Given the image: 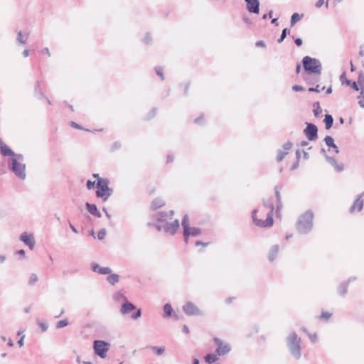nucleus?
Segmentation results:
<instances>
[{
  "label": "nucleus",
  "mask_w": 364,
  "mask_h": 364,
  "mask_svg": "<svg viewBox=\"0 0 364 364\" xmlns=\"http://www.w3.org/2000/svg\"><path fill=\"white\" fill-rule=\"evenodd\" d=\"M358 105L364 108V91H361L360 95L358 97Z\"/></svg>",
  "instance_id": "nucleus-33"
},
{
  "label": "nucleus",
  "mask_w": 364,
  "mask_h": 364,
  "mask_svg": "<svg viewBox=\"0 0 364 364\" xmlns=\"http://www.w3.org/2000/svg\"><path fill=\"white\" fill-rule=\"evenodd\" d=\"M293 90L298 92V91H302L304 90L303 87L300 85H294L292 87Z\"/></svg>",
  "instance_id": "nucleus-45"
},
{
  "label": "nucleus",
  "mask_w": 364,
  "mask_h": 364,
  "mask_svg": "<svg viewBox=\"0 0 364 364\" xmlns=\"http://www.w3.org/2000/svg\"><path fill=\"white\" fill-rule=\"evenodd\" d=\"M38 323L39 326L41 327L42 331H46L47 330L48 326L45 323L38 321Z\"/></svg>",
  "instance_id": "nucleus-42"
},
{
  "label": "nucleus",
  "mask_w": 364,
  "mask_h": 364,
  "mask_svg": "<svg viewBox=\"0 0 364 364\" xmlns=\"http://www.w3.org/2000/svg\"><path fill=\"white\" fill-rule=\"evenodd\" d=\"M300 342L301 340L295 333H291L288 338V346L294 356L296 358H300Z\"/></svg>",
  "instance_id": "nucleus-6"
},
{
  "label": "nucleus",
  "mask_w": 364,
  "mask_h": 364,
  "mask_svg": "<svg viewBox=\"0 0 364 364\" xmlns=\"http://www.w3.org/2000/svg\"><path fill=\"white\" fill-rule=\"evenodd\" d=\"M287 28H284V29L282 31V35H281L280 38L278 39V42H279V43H281V42H282V41H283V40L285 38L286 35H287Z\"/></svg>",
  "instance_id": "nucleus-41"
},
{
  "label": "nucleus",
  "mask_w": 364,
  "mask_h": 364,
  "mask_svg": "<svg viewBox=\"0 0 364 364\" xmlns=\"http://www.w3.org/2000/svg\"><path fill=\"white\" fill-rule=\"evenodd\" d=\"M350 85H351L352 87H353L354 90H357V91H358V90H360V86H359V85L358 84V82H353L352 84L350 83Z\"/></svg>",
  "instance_id": "nucleus-46"
},
{
  "label": "nucleus",
  "mask_w": 364,
  "mask_h": 364,
  "mask_svg": "<svg viewBox=\"0 0 364 364\" xmlns=\"http://www.w3.org/2000/svg\"><path fill=\"white\" fill-rule=\"evenodd\" d=\"M86 206L87 208L88 211L97 217H101V214L97 208V206L95 204H90L89 203H86Z\"/></svg>",
  "instance_id": "nucleus-22"
},
{
  "label": "nucleus",
  "mask_w": 364,
  "mask_h": 364,
  "mask_svg": "<svg viewBox=\"0 0 364 364\" xmlns=\"http://www.w3.org/2000/svg\"><path fill=\"white\" fill-rule=\"evenodd\" d=\"M183 311L187 315H194L198 314V309L192 304V303H187L186 305L183 307Z\"/></svg>",
  "instance_id": "nucleus-17"
},
{
  "label": "nucleus",
  "mask_w": 364,
  "mask_h": 364,
  "mask_svg": "<svg viewBox=\"0 0 364 364\" xmlns=\"http://www.w3.org/2000/svg\"><path fill=\"white\" fill-rule=\"evenodd\" d=\"M70 227L71 228V230L75 232V233H77L78 231L77 230V229L70 223Z\"/></svg>",
  "instance_id": "nucleus-55"
},
{
  "label": "nucleus",
  "mask_w": 364,
  "mask_h": 364,
  "mask_svg": "<svg viewBox=\"0 0 364 364\" xmlns=\"http://www.w3.org/2000/svg\"><path fill=\"white\" fill-rule=\"evenodd\" d=\"M0 152L4 156H10L14 158V156L18 155L15 154L6 144H5L1 139H0Z\"/></svg>",
  "instance_id": "nucleus-13"
},
{
  "label": "nucleus",
  "mask_w": 364,
  "mask_h": 364,
  "mask_svg": "<svg viewBox=\"0 0 364 364\" xmlns=\"http://www.w3.org/2000/svg\"><path fill=\"white\" fill-rule=\"evenodd\" d=\"M302 62L304 68L308 73L314 74L318 76L321 75V63L318 59L305 56Z\"/></svg>",
  "instance_id": "nucleus-2"
},
{
  "label": "nucleus",
  "mask_w": 364,
  "mask_h": 364,
  "mask_svg": "<svg viewBox=\"0 0 364 364\" xmlns=\"http://www.w3.org/2000/svg\"><path fill=\"white\" fill-rule=\"evenodd\" d=\"M325 89V87H322L321 88H320V86L319 85H316L315 87H310L309 89V92H320L321 91Z\"/></svg>",
  "instance_id": "nucleus-36"
},
{
  "label": "nucleus",
  "mask_w": 364,
  "mask_h": 364,
  "mask_svg": "<svg viewBox=\"0 0 364 364\" xmlns=\"http://www.w3.org/2000/svg\"><path fill=\"white\" fill-rule=\"evenodd\" d=\"M277 18H273V19L272 20V23L276 24V26H277V25H278V23H277Z\"/></svg>",
  "instance_id": "nucleus-62"
},
{
  "label": "nucleus",
  "mask_w": 364,
  "mask_h": 364,
  "mask_svg": "<svg viewBox=\"0 0 364 364\" xmlns=\"http://www.w3.org/2000/svg\"><path fill=\"white\" fill-rule=\"evenodd\" d=\"M20 240L23 242L26 245H28L31 250L34 248L35 246V240L31 234H28L27 232H23L20 236Z\"/></svg>",
  "instance_id": "nucleus-11"
},
{
  "label": "nucleus",
  "mask_w": 364,
  "mask_h": 364,
  "mask_svg": "<svg viewBox=\"0 0 364 364\" xmlns=\"http://www.w3.org/2000/svg\"><path fill=\"white\" fill-rule=\"evenodd\" d=\"M358 84L360 86L361 91H364V76L360 75L358 80Z\"/></svg>",
  "instance_id": "nucleus-32"
},
{
  "label": "nucleus",
  "mask_w": 364,
  "mask_h": 364,
  "mask_svg": "<svg viewBox=\"0 0 364 364\" xmlns=\"http://www.w3.org/2000/svg\"><path fill=\"white\" fill-rule=\"evenodd\" d=\"M17 41L22 44L26 43V40L23 39L22 32L19 31L18 33Z\"/></svg>",
  "instance_id": "nucleus-40"
},
{
  "label": "nucleus",
  "mask_w": 364,
  "mask_h": 364,
  "mask_svg": "<svg viewBox=\"0 0 364 364\" xmlns=\"http://www.w3.org/2000/svg\"><path fill=\"white\" fill-rule=\"evenodd\" d=\"M173 215V212L172 210L168 213H160L159 214L157 220L160 224H164L166 223H169L172 219V216Z\"/></svg>",
  "instance_id": "nucleus-15"
},
{
  "label": "nucleus",
  "mask_w": 364,
  "mask_h": 364,
  "mask_svg": "<svg viewBox=\"0 0 364 364\" xmlns=\"http://www.w3.org/2000/svg\"><path fill=\"white\" fill-rule=\"evenodd\" d=\"M13 345H14L13 341L11 339H9L8 341V346L11 347V346H13Z\"/></svg>",
  "instance_id": "nucleus-58"
},
{
  "label": "nucleus",
  "mask_w": 364,
  "mask_h": 364,
  "mask_svg": "<svg viewBox=\"0 0 364 364\" xmlns=\"http://www.w3.org/2000/svg\"><path fill=\"white\" fill-rule=\"evenodd\" d=\"M71 124H72L73 127H76V128H80V126H78L76 123L72 122Z\"/></svg>",
  "instance_id": "nucleus-63"
},
{
  "label": "nucleus",
  "mask_w": 364,
  "mask_h": 364,
  "mask_svg": "<svg viewBox=\"0 0 364 364\" xmlns=\"http://www.w3.org/2000/svg\"><path fill=\"white\" fill-rule=\"evenodd\" d=\"M364 193L360 195L357 199L354 201L352 206L350 207V212L353 213L355 210L360 211L363 207V200L362 199Z\"/></svg>",
  "instance_id": "nucleus-16"
},
{
  "label": "nucleus",
  "mask_w": 364,
  "mask_h": 364,
  "mask_svg": "<svg viewBox=\"0 0 364 364\" xmlns=\"http://www.w3.org/2000/svg\"><path fill=\"white\" fill-rule=\"evenodd\" d=\"M218 359V356L215 354H208L205 357V360L208 364H212L213 363L217 361Z\"/></svg>",
  "instance_id": "nucleus-26"
},
{
  "label": "nucleus",
  "mask_w": 364,
  "mask_h": 364,
  "mask_svg": "<svg viewBox=\"0 0 364 364\" xmlns=\"http://www.w3.org/2000/svg\"><path fill=\"white\" fill-rule=\"evenodd\" d=\"M156 72L157 75L161 77V79H164L162 70L161 68H156Z\"/></svg>",
  "instance_id": "nucleus-48"
},
{
  "label": "nucleus",
  "mask_w": 364,
  "mask_h": 364,
  "mask_svg": "<svg viewBox=\"0 0 364 364\" xmlns=\"http://www.w3.org/2000/svg\"><path fill=\"white\" fill-rule=\"evenodd\" d=\"M313 214L306 212L298 222V230L301 233L308 232L312 228Z\"/></svg>",
  "instance_id": "nucleus-5"
},
{
  "label": "nucleus",
  "mask_w": 364,
  "mask_h": 364,
  "mask_svg": "<svg viewBox=\"0 0 364 364\" xmlns=\"http://www.w3.org/2000/svg\"><path fill=\"white\" fill-rule=\"evenodd\" d=\"M92 269L94 272L101 274H107L111 272V269L109 267H102L98 264H93Z\"/></svg>",
  "instance_id": "nucleus-20"
},
{
  "label": "nucleus",
  "mask_w": 364,
  "mask_h": 364,
  "mask_svg": "<svg viewBox=\"0 0 364 364\" xmlns=\"http://www.w3.org/2000/svg\"><path fill=\"white\" fill-rule=\"evenodd\" d=\"M324 122H325L326 128L327 129H330L332 127V124L333 122V117L331 114H326L325 119H324Z\"/></svg>",
  "instance_id": "nucleus-24"
},
{
  "label": "nucleus",
  "mask_w": 364,
  "mask_h": 364,
  "mask_svg": "<svg viewBox=\"0 0 364 364\" xmlns=\"http://www.w3.org/2000/svg\"><path fill=\"white\" fill-rule=\"evenodd\" d=\"M314 114L315 117H319L322 113V109L320 107L319 102H314Z\"/></svg>",
  "instance_id": "nucleus-25"
},
{
  "label": "nucleus",
  "mask_w": 364,
  "mask_h": 364,
  "mask_svg": "<svg viewBox=\"0 0 364 364\" xmlns=\"http://www.w3.org/2000/svg\"><path fill=\"white\" fill-rule=\"evenodd\" d=\"M164 313H165L166 316H169L171 315L172 307H171V304H165L164 306Z\"/></svg>",
  "instance_id": "nucleus-30"
},
{
  "label": "nucleus",
  "mask_w": 364,
  "mask_h": 364,
  "mask_svg": "<svg viewBox=\"0 0 364 364\" xmlns=\"http://www.w3.org/2000/svg\"><path fill=\"white\" fill-rule=\"evenodd\" d=\"M107 281L112 284H115L119 282V275L116 274H109L107 277Z\"/></svg>",
  "instance_id": "nucleus-27"
},
{
  "label": "nucleus",
  "mask_w": 364,
  "mask_h": 364,
  "mask_svg": "<svg viewBox=\"0 0 364 364\" xmlns=\"http://www.w3.org/2000/svg\"><path fill=\"white\" fill-rule=\"evenodd\" d=\"M9 165L12 171L20 179L24 180L26 178V164L23 163V157L21 154L10 158Z\"/></svg>",
  "instance_id": "nucleus-1"
},
{
  "label": "nucleus",
  "mask_w": 364,
  "mask_h": 364,
  "mask_svg": "<svg viewBox=\"0 0 364 364\" xmlns=\"http://www.w3.org/2000/svg\"><path fill=\"white\" fill-rule=\"evenodd\" d=\"M326 144L329 147L332 148L336 154H338L339 150L338 146L334 144L333 139L331 136H326L324 139Z\"/></svg>",
  "instance_id": "nucleus-19"
},
{
  "label": "nucleus",
  "mask_w": 364,
  "mask_h": 364,
  "mask_svg": "<svg viewBox=\"0 0 364 364\" xmlns=\"http://www.w3.org/2000/svg\"><path fill=\"white\" fill-rule=\"evenodd\" d=\"M134 309L135 306L132 303L126 301L122 306L121 313L122 314H127Z\"/></svg>",
  "instance_id": "nucleus-21"
},
{
  "label": "nucleus",
  "mask_w": 364,
  "mask_h": 364,
  "mask_svg": "<svg viewBox=\"0 0 364 364\" xmlns=\"http://www.w3.org/2000/svg\"><path fill=\"white\" fill-rule=\"evenodd\" d=\"M330 316H331V314L329 313H323L321 316V318H323L326 319L330 318Z\"/></svg>",
  "instance_id": "nucleus-49"
},
{
  "label": "nucleus",
  "mask_w": 364,
  "mask_h": 364,
  "mask_svg": "<svg viewBox=\"0 0 364 364\" xmlns=\"http://www.w3.org/2000/svg\"><path fill=\"white\" fill-rule=\"evenodd\" d=\"M105 235H106V231L105 229H102L98 233H97V237L98 239L100 240H102L105 237Z\"/></svg>",
  "instance_id": "nucleus-38"
},
{
  "label": "nucleus",
  "mask_w": 364,
  "mask_h": 364,
  "mask_svg": "<svg viewBox=\"0 0 364 364\" xmlns=\"http://www.w3.org/2000/svg\"><path fill=\"white\" fill-rule=\"evenodd\" d=\"M193 364H199V361L198 359H194Z\"/></svg>",
  "instance_id": "nucleus-64"
},
{
  "label": "nucleus",
  "mask_w": 364,
  "mask_h": 364,
  "mask_svg": "<svg viewBox=\"0 0 364 364\" xmlns=\"http://www.w3.org/2000/svg\"><path fill=\"white\" fill-rule=\"evenodd\" d=\"M257 46H264V43L262 41H257L256 43Z\"/></svg>",
  "instance_id": "nucleus-53"
},
{
  "label": "nucleus",
  "mask_w": 364,
  "mask_h": 364,
  "mask_svg": "<svg viewBox=\"0 0 364 364\" xmlns=\"http://www.w3.org/2000/svg\"><path fill=\"white\" fill-rule=\"evenodd\" d=\"M215 341L218 345L216 353L218 355H223L230 350V348L228 344H223L219 339L215 338Z\"/></svg>",
  "instance_id": "nucleus-12"
},
{
  "label": "nucleus",
  "mask_w": 364,
  "mask_h": 364,
  "mask_svg": "<svg viewBox=\"0 0 364 364\" xmlns=\"http://www.w3.org/2000/svg\"><path fill=\"white\" fill-rule=\"evenodd\" d=\"M23 55L25 58L28 57L29 55V50L28 49L24 50Z\"/></svg>",
  "instance_id": "nucleus-52"
},
{
  "label": "nucleus",
  "mask_w": 364,
  "mask_h": 364,
  "mask_svg": "<svg viewBox=\"0 0 364 364\" xmlns=\"http://www.w3.org/2000/svg\"><path fill=\"white\" fill-rule=\"evenodd\" d=\"M38 280V277L36 274H33L31 277H30V279H29V284H33L36 281Z\"/></svg>",
  "instance_id": "nucleus-39"
},
{
  "label": "nucleus",
  "mask_w": 364,
  "mask_h": 364,
  "mask_svg": "<svg viewBox=\"0 0 364 364\" xmlns=\"http://www.w3.org/2000/svg\"><path fill=\"white\" fill-rule=\"evenodd\" d=\"M103 211L105 213L107 218H110V215L108 213L107 210L105 208H103Z\"/></svg>",
  "instance_id": "nucleus-60"
},
{
  "label": "nucleus",
  "mask_w": 364,
  "mask_h": 364,
  "mask_svg": "<svg viewBox=\"0 0 364 364\" xmlns=\"http://www.w3.org/2000/svg\"><path fill=\"white\" fill-rule=\"evenodd\" d=\"M264 205L268 206V208H269V211L267 214V218L265 220L257 219L256 218L257 210H254L252 211V220H253L255 224L256 225H257L259 227H262V228L269 227V226L272 225V224H273V210H274L273 205L272 204H270V205L264 204Z\"/></svg>",
  "instance_id": "nucleus-4"
},
{
  "label": "nucleus",
  "mask_w": 364,
  "mask_h": 364,
  "mask_svg": "<svg viewBox=\"0 0 364 364\" xmlns=\"http://www.w3.org/2000/svg\"><path fill=\"white\" fill-rule=\"evenodd\" d=\"M183 332H184V333H188L189 332L188 328V326H186V325L183 326Z\"/></svg>",
  "instance_id": "nucleus-56"
},
{
  "label": "nucleus",
  "mask_w": 364,
  "mask_h": 364,
  "mask_svg": "<svg viewBox=\"0 0 364 364\" xmlns=\"http://www.w3.org/2000/svg\"><path fill=\"white\" fill-rule=\"evenodd\" d=\"M309 338L311 340V341L315 342L316 340V334L310 335Z\"/></svg>",
  "instance_id": "nucleus-51"
},
{
  "label": "nucleus",
  "mask_w": 364,
  "mask_h": 364,
  "mask_svg": "<svg viewBox=\"0 0 364 364\" xmlns=\"http://www.w3.org/2000/svg\"><path fill=\"white\" fill-rule=\"evenodd\" d=\"M341 81L343 84H346L347 85H350V81L347 80L346 77V73H343L340 77Z\"/></svg>",
  "instance_id": "nucleus-35"
},
{
  "label": "nucleus",
  "mask_w": 364,
  "mask_h": 364,
  "mask_svg": "<svg viewBox=\"0 0 364 364\" xmlns=\"http://www.w3.org/2000/svg\"><path fill=\"white\" fill-rule=\"evenodd\" d=\"M95 181H87V187L88 189H92L95 186Z\"/></svg>",
  "instance_id": "nucleus-44"
},
{
  "label": "nucleus",
  "mask_w": 364,
  "mask_h": 364,
  "mask_svg": "<svg viewBox=\"0 0 364 364\" xmlns=\"http://www.w3.org/2000/svg\"><path fill=\"white\" fill-rule=\"evenodd\" d=\"M317 132L318 129L316 126L310 123H307V126L304 129V133L309 140L314 141L317 139Z\"/></svg>",
  "instance_id": "nucleus-10"
},
{
  "label": "nucleus",
  "mask_w": 364,
  "mask_h": 364,
  "mask_svg": "<svg viewBox=\"0 0 364 364\" xmlns=\"http://www.w3.org/2000/svg\"><path fill=\"white\" fill-rule=\"evenodd\" d=\"M97 196L106 201L112 193V190L108 187V181L105 178H99L97 182Z\"/></svg>",
  "instance_id": "nucleus-3"
},
{
  "label": "nucleus",
  "mask_w": 364,
  "mask_h": 364,
  "mask_svg": "<svg viewBox=\"0 0 364 364\" xmlns=\"http://www.w3.org/2000/svg\"><path fill=\"white\" fill-rule=\"evenodd\" d=\"M109 346V343L106 341L101 340L95 341L93 343L95 353L101 358H105Z\"/></svg>",
  "instance_id": "nucleus-7"
},
{
  "label": "nucleus",
  "mask_w": 364,
  "mask_h": 364,
  "mask_svg": "<svg viewBox=\"0 0 364 364\" xmlns=\"http://www.w3.org/2000/svg\"><path fill=\"white\" fill-rule=\"evenodd\" d=\"M41 53H46V54H48V55H50V53H49L48 48H44V49L41 51Z\"/></svg>",
  "instance_id": "nucleus-57"
},
{
  "label": "nucleus",
  "mask_w": 364,
  "mask_h": 364,
  "mask_svg": "<svg viewBox=\"0 0 364 364\" xmlns=\"http://www.w3.org/2000/svg\"><path fill=\"white\" fill-rule=\"evenodd\" d=\"M152 348L159 355H162L164 352V348L162 347L154 346Z\"/></svg>",
  "instance_id": "nucleus-37"
},
{
  "label": "nucleus",
  "mask_w": 364,
  "mask_h": 364,
  "mask_svg": "<svg viewBox=\"0 0 364 364\" xmlns=\"http://www.w3.org/2000/svg\"><path fill=\"white\" fill-rule=\"evenodd\" d=\"M295 43L298 46H301L302 44V40L301 38H296L295 40Z\"/></svg>",
  "instance_id": "nucleus-50"
},
{
  "label": "nucleus",
  "mask_w": 364,
  "mask_h": 364,
  "mask_svg": "<svg viewBox=\"0 0 364 364\" xmlns=\"http://www.w3.org/2000/svg\"><path fill=\"white\" fill-rule=\"evenodd\" d=\"M18 343L20 346H23V337H21L18 341Z\"/></svg>",
  "instance_id": "nucleus-54"
},
{
  "label": "nucleus",
  "mask_w": 364,
  "mask_h": 364,
  "mask_svg": "<svg viewBox=\"0 0 364 364\" xmlns=\"http://www.w3.org/2000/svg\"><path fill=\"white\" fill-rule=\"evenodd\" d=\"M278 250H279V248H278V246H277V245H276V246H274V247L272 248V251H271V252H270V254H269V260L272 261V260L274 259V257H275L276 255H277V252H278Z\"/></svg>",
  "instance_id": "nucleus-29"
},
{
  "label": "nucleus",
  "mask_w": 364,
  "mask_h": 364,
  "mask_svg": "<svg viewBox=\"0 0 364 364\" xmlns=\"http://www.w3.org/2000/svg\"><path fill=\"white\" fill-rule=\"evenodd\" d=\"M182 225L184 229V237L186 242H188V237L191 236H196L200 234V230L198 228H191L188 224V218L185 215L182 220Z\"/></svg>",
  "instance_id": "nucleus-8"
},
{
  "label": "nucleus",
  "mask_w": 364,
  "mask_h": 364,
  "mask_svg": "<svg viewBox=\"0 0 364 364\" xmlns=\"http://www.w3.org/2000/svg\"><path fill=\"white\" fill-rule=\"evenodd\" d=\"M331 92H332L331 87H328L327 90H326V93L327 94H331Z\"/></svg>",
  "instance_id": "nucleus-59"
},
{
  "label": "nucleus",
  "mask_w": 364,
  "mask_h": 364,
  "mask_svg": "<svg viewBox=\"0 0 364 364\" xmlns=\"http://www.w3.org/2000/svg\"><path fill=\"white\" fill-rule=\"evenodd\" d=\"M164 204V201L161 199H156L152 201L151 207L153 209H157L161 206H163Z\"/></svg>",
  "instance_id": "nucleus-28"
},
{
  "label": "nucleus",
  "mask_w": 364,
  "mask_h": 364,
  "mask_svg": "<svg viewBox=\"0 0 364 364\" xmlns=\"http://www.w3.org/2000/svg\"><path fill=\"white\" fill-rule=\"evenodd\" d=\"M68 324V322L67 320H61L57 323L56 327L58 328H61L66 326Z\"/></svg>",
  "instance_id": "nucleus-34"
},
{
  "label": "nucleus",
  "mask_w": 364,
  "mask_h": 364,
  "mask_svg": "<svg viewBox=\"0 0 364 364\" xmlns=\"http://www.w3.org/2000/svg\"><path fill=\"white\" fill-rule=\"evenodd\" d=\"M179 228V221L175 220L171 223H166L164 224H159L157 225L158 230H163L164 232L173 235L176 232Z\"/></svg>",
  "instance_id": "nucleus-9"
},
{
  "label": "nucleus",
  "mask_w": 364,
  "mask_h": 364,
  "mask_svg": "<svg viewBox=\"0 0 364 364\" xmlns=\"http://www.w3.org/2000/svg\"><path fill=\"white\" fill-rule=\"evenodd\" d=\"M141 316V310L138 309L132 316V318L136 319Z\"/></svg>",
  "instance_id": "nucleus-43"
},
{
  "label": "nucleus",
  "mask_w": 364,
  "mask_h": 364,
  "mask_svg": "<svg viewBox=\"0 0 364 364\" xmlns=\"http://www.w3.org/2000/svg\"><path fill=\"white\" fill-rule=\"evenodd\" d=\"M327 160L332 166H333L335 167V168L338 171H341L343 169V164H337V163L334 159L327 157Z\"/></svg>",
  "instance_id": "nucleus-23"
},
{
  "label": "nucleus",
  "mask_w": 364,
  "mask_h": 364,
  "mask_svg": "<svg viewBox=\"0 0 364 364\" xmlns=\"http://www.w3.org/2000/svg\"><path fill=\"white\" fill-rule=\"evenodd\" d=\"M300 20V16L297 13H294L291 18V25L294 26L296 22Z\"/></svg>",
  "instance_id": "nucleus-31"
},
{
  "label": "nucleus",
  "mask_w": 364,
  "mask_h": 364,
  "mask_svg": "<svg viewBox=\"0 0 364 364\" xmlns=\"http://www.w3.org/2000/svg\"><path fill=\"white\" fill-rule=\"evenodd\" d=\"M324 3V0H318L316 4V6L317 8H320L322 6V5Z\"/></svg>",
  "instance_id": "nucleus-47"
},
{
  "label": "nucleus",
  "mask_w": 364,
  "mask_h": 364,
  "mask_svg": "<svg viewBox=\"0 0 364 364\" xmlns=\"http://www.w3.org/2000/svg\"><path fill=\"white\" fill-rule=\"evenodd\" d=\"M291 146V144L289 142L284 144L283 150L279 151V152L277 155V161H281L285 157V156L288 154V151L290 149Z\"/></svg>",
  "instance_id": "nucleus-18"
},
{
  "label": "nucleus",
  "mask_w": 364,
  "mask_h": 364,
  "mask_svg": "<svg viewBox=\"0 0 364 364\" xmlns=\"http://www.w3.org/2000/svg\"><path fill=\"white\" fill-rule=\"evenodd\" d=\"M247 10L250 13L259 14V0H245Z\"/></svg>",
  "instance_id": "nucleus-14"
},
{
  "label": "nucleus",
  "mask_w": 364,
  "mask_h": 364,
  "mask_svg": "<svg viewBox=\"0 0 364 364\" xmlns=\"http://www.w3.org/2000/svg\"><path fill=\"white\" fill-rule=\"evenodd\" d=\"M18 254L23 256L25 254V251L23 250H21L18 252Z\"/></svg>",
  "instance_id": "nucleus-61"
}]
</instances>
